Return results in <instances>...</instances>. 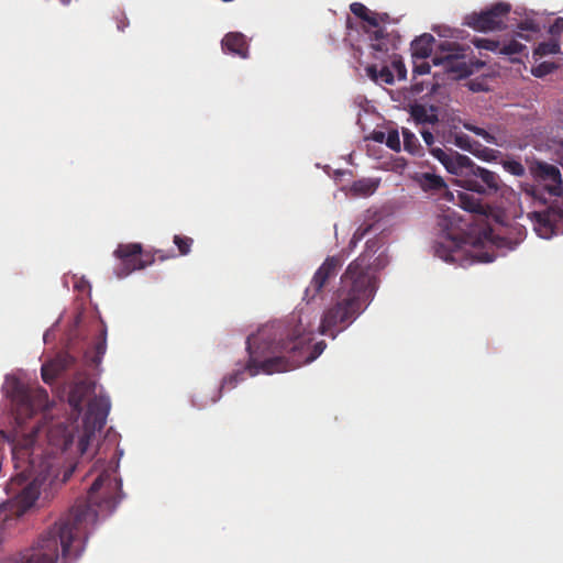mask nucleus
<instances>
[{
	"label": "nucleus",
	"mask_w": 563,
	"mask_h": 563,
	"mask_svg": "<svg viewBox=\"0 0 563 563\" xmlns=\"http://www.w3.org/2000/svg\"><path fill=\"white\" fill-rule=\"evenodd\" d=\"M121 479L102 472L88 490L87 499L76 504L58 521L44 531L37 541L19 558L8 563H73L85 550L88 528L96 523V506L113 509L121 499Z\"/></svg>",
	"instance_id": "1"
},
{
	"label": "nucleus",
	"mask_w": 563,
	"mask_h": 563,
	"mask_svg": "<svg viewBox=\"0 0 563 563\" xmlns=\"http://www.w3.org/2000/svg\"><path fill=\"white\" fill-rule=\"evenodd\" d=\"M43 431L44 427H34L12 449L16 473L7 484V493L12 496V500L4 505L11 516L24 515L38 498L41 486L57 477L59 456L74 441L69 428L57 423L45 429L46 446L42 448L37 440Z\"/></svg>",
	"instance_id": "2"
},
{
	"label": "nucleus",
	"mask_w": 563,
	"mask_h": 563,
	"mask_svg": "<svg viewBox=\"0 0 563 563\" xmlns=\"http://www.w3.org/2000/svg\"><path fill=\"white\" fill-rule=\"evenodd\" d=\"M371 255L364 252L347 266L341 276L335 302L324 310L319 332L335 339L352 324L373 300L377 285Z\"/></svg>",
	"instance_id": "3"
},
{
	"label": "nucleus",
	"mask_w": 563,
	"mask_h": 563,
	"mask_svg": "<svg viewBox=\"0 0 563 563\" xmlns=\"http://www.w3.org/2000/svg\"><path fill=\"white\" fill-rule=\"evenodd\" d=\"M265 328H274L272 353L283 360V372L313 362L327 347L324 341L310 346L312 330L309 328L308 317L301 312L292 313L285 322H274Z\"/></svg>",
	"instance_id": "4"
},
{
	"label": "nucleus",
	"mask_w": 563,
	"mask_h": 563,
	"mask_svg": "<svg viewBox=\"0 0 563 563\" xmlns=\"http://www.w3.org/2000/svg\"><path fill=\"white\" fill-rule=\"evenodd\" d=\"M274 328L262 327L256 334H252L246 340V350L249 352V361L244 365H239L231 374L223 377L221 385L211 396L210 400L201 399L200 402L192 400V405L202 409L209 404H216L222 396V389L228 387L235 388L239 383L245 379V375L253 377L261 372L265 374H274L283 372L284 366L280 357H275L272 353V335Z\"/></svg>",
	"instance_id": "5"
},
{
	"label": "nucleus",
	"mask_w": 563,
	"mask_h": 563,
	"mask_svg": "<svg viewBox=\"0 0 563 563\" xmlns=\"http://www.w3.org/2000/svg\"><path fill=\"white\" fill-rule=\"evenodd\" d=\"M430 152L450 174L457 177L456 184L465 190L492 196L496 195L504 185L497 173L476 165L466 155L448 154L440 147H431Z\"/></svg>",
	"instance_id": "6"
},
{
	"label": "nucleus",
	"mask_w": 563,
	"mask_h": 563,
	"mask_svg": "<svg viewBox=\"0 0 563 563\" xmlns=\"http://www.w3.org/2000/svg\"><path fill=\"white\" fill-rule=\"evenodd\" d=\"M95 388L96 384L93 382L79 380L74 384L68 396V402L77 415L82 410V402L88 400L87 411L82 420V433L77 445L81 455L87 452L95 433L101 431L104 427L111 407L109 397L102 395L91 397L95 394Z\"/></svg>",
	"instance_id": "7"
},
{
	"label": "nucleus",
	"mask_w": 563,
	"mask_h": 563,
	"mask_svg": "<svg viewBox=\"0 0 563 563\" xmlns=\"http://www.w3.org/2000/svg\"><path fill=\"white\" fill-rule=\"evenodd\" d=\"M440 241L434 243V254L448 263H457L464 257L470 223L455 209L440 208L437 214Z\"/></svg>",
	"instance_id": "8"
},
{
	"label": "nucleus",
	"mask_w": 563,
	"mask_h": 563,
	"mask_svg": "<svg viewBox=\"0 0 563 563\" xmlns=\"http://www.w3.org/2000/svg\"><path fill=\"white\" fill-rule=\"evenodd\" d=\"M519 188L526 197L532 199L533 202L539 203L541 207L528 213L537 235L548 240L563 233V208L558 202L548 205L541 189L536 185L521 183Z\"/></svg>",
	"instance_id": "9"
},
{
	"label": "nucleus",
	"mask_w": 563,
	"mask_h": 563,
	"mask_svg": "<svg viewBox=\"0 0 563 563\" xmlns=\"http://www.w3.org/2000/svg\"><path fill=\"white\" fill-rule=\"evenodd\" d=\"M9 396L20 417H32L48 407V394L41 386H27L19 379L10 385Z\"/></svg>",
	"instance_id": "10"
},
{
	"label": "nucleus",
	"mask_w": 563,
	"mask_h": 563,
	"mask_svg": "<svg viewBox=\"0 0 563 563\" xmlns=\"http://www.w3.org/2000/svg\"><path fill=\"white\" fill-rule=\"evenodd\" d=\"M113 254L121 262L120 268L117 271L119 278H123L136 269L145 268L156 260L164 261L175 256H166L159 250L154 253L143 252L140 243L119 244Z\"/></svg>",
	"instance_id": "11"
},
{
	"label": "nucleus",
	"mask_w": 563,
	"mask_h": 563,
	"mask_svg": "<svg viewBox=\"0 0 563 563\" xmlns=\"http://www.w3.org/2000/svg\"><path fill=\"white\" fill-rule=\"evenodd\" d=\"M470 46L456 42L444 41L438 45L432 57L435 66H443L445 71L464 78L472 74V66L466 62Z\"/></svg>",
	"instance_id": "12"
},
{
	"label": "nucleus",
	"mask_w": 563,
	"mask_h": 563,
	"mask_svg": "<svg viewBox=\"0 0 563 563\" xmlns=\"http://www.w3.org/2000/svg\"><path fill=\"white\" fill-rule=\"evenodd\" d=\"M510 10L509 3L497 2L487 10L466 15L465 24L479 32L501 30L505 27V20Z\"/></svg>",
	"instance_id": "13"
},
{
	"label": "nucleus",
	"mask_w": 563,
	"mask_h": 563,
	"mask_svg": "<svg viewBox=\"0 0 563 563\" xmlns=\"http://www.w3.org/2000/svg\"><path fill=\"white\" fill-rule=\"evenodd\" d=\"M529 172L537 183L544 197V192H548L550 196L559 197L562 195L563 189V180L560 169L547 162L534 161L529 166Z\"/></svg>",
	"instance_id": "14"
},
{
	"label": "nucleus",
	"mask_w": 563,
	"mask_h": 563,
	"mask_svg": "<svg viewBox=\"0 0 563 563\" xmlns=\"http://www.w3.org/2000/svg\"><path fill=\"white\" fill-rule=\"evenodd\" d=\"M342 262L339 257H328L314 273L310 285L306 288L305 298L314 299L339 273Z\"/></svg>",
	"instance_id": "15"
},
{
	"label": "nucleus",
	"mask_w": 563,
	"mask_h": 563,
	"mask_svg": "<svg viewBox=\"0 0 563 563\" xmlns=\"http://www.w3.org/2000/svg\"><path fill=\"white\" fill-rule=\"evenodd\" d=\"M366 33L371 40L374 58L384 59L390 51L396 48L395 38L390 34L385 33L383 29L366 30Z\"/></svg>",
	"instance_id": "16"
},
{
	"label": "nucleus",
	"mask_w": 563,
	"mask_h": 563,
	"mask_svg": "<svg viewBox=\"0 0 563 563\" xmlns=\"http://www.w3.org/2000/svg\"><path fill=\"white\" fill-rule=\"evenodd\" d=\"M222 49L225 53L238 55L241 58L249 57V44L244 34L239 32L228 33L222 42Z\"/></svg>",
	"instance_id": "17"
},
{
	"label": "nucleus",
	"mask_w": 563,
	"mask_h": 563,
	"mask_svg": "<svg viewBox=\"0 0 563 563\" xmlns=\"http://www.w3.org/2000/svg\"><path fill=\"white\" fill-rule=\"evenodd\" d=\"M448 195L450 196L451 201L465 211L477 214L486 213V208L483 205L482 199L472 194L457 191L456 197L452 192H448Z\"/></svg>",
	"instance_id": "18"
},
{
	"label": "nucleus",
	"mask_w": 563,
	"mask_h": 563,
	"mask_svg": "<svg viewBox=\"0 0 563 563\" xmlns=\"http://www.w3.org/2000/svg\"><path fill=\"white\" fill-rule=\"evenodd\" d=\"M413 179L424 191L446 192V185L438 175L431 173H419L415 175Z\"/></svg>",
	"instance_id": "19"
},
{
	"label": "nucleus",
	"mask_w": 563,
	"mask_h": 563,
	"mask_svg": "<svg viewBox=\"0 0 563 563\" xmlns=\"http://www.w3.org/2000/svg\"><path fill=\"white\" fill-rule=\"evenodd\" d=\"M435 38L424 33L412 41L411 43V55L413 59H426L433 52Z\"/></svg>",
	"instance_id": "20"
},
{
	"label": "nucleus",
	"mask_w": 563,
	"mask_h": 563,
	"mask_svg": "<svg viewBox=\"0 0 563 563\" xmlns=\"http://www.w3.org/2000/svg\"><path fill=\"white\" fill-rule=\"evenodd\" d=\"M366 75L376 84L393 85L395 77L390 68L383 65L380 68L377 65H368L365 68Z\"/></svg>",
	"instance_id": "21"
},
{
	"label": "nucleus",
	"mask_w": 563,
	"mask_h": 563,
	"mask_svg": "<svg viewBox=\"0 0 563 563\" xmlns=\"http://www.w3.org/2000/svg\"><path fill=\"white\" fill-rule=\"evenodd\" d=\"M404 148L406 152L412 155H419L422 152V146L416 136L409 129L402 128Z\"/></svg>",
	"instance_id": "22"
},
{
	"label": "nucleus",
	"mask_w": 563,
	"mask_h": 563,
	"mask_svg": "<svg viewBox=\"0 0 563 563\" xmlns=\"http://www.w3.org/2000/svg\"><path fill=\"white\" fill-rule=\"evenodd\" d=\"M411 115L417 123H434L438 121L437 115L429 113L424 106H413Z\"/></svg>",
	"instance_id": "23"
},
{
	"label": "nucleus",
	"mask_w": 563,
	"mask_h": 563,
	"mask_svg": "<svg viewBox=\"0 0 563 563\" xmlns=\"http://www.w3.org/2000/svg\"><path fill=\"white\" fill-rule=\"evenodd\" d=\"M387 19H388L387 13L379 14L377 12L369 11L366 14V18L362 20L363 22H365L367 24L366 26H364V31L366 32V30L373 31V30L382 29L379 26V23L385 22Z\"/></svg>",
	"instance_id": "24"
},
{
	"label": "nucleus",
	"mask_w": 563,
	"mask_h": 563,
	"mask_svg": "<svg viewBox=\"0 0 563 563\" xmlns=\"http://www.w3.org/2000/svg\"><path fill=\"white\" fill-rule=\"evenodd\" d=\"M500 165L507 173L514 176L522 177L526 174V168L519 161L508 157L506 159H503L500 162Z\"/></svg>",
	"instance_id": "25"
},
{
	"label": "nucleus",
	"mask_w": 563,
	"mask_h": 563,
	"mask_svg": "<svg viewBox=\"0 0 563 563\" xmlns=\"http://www.w3.org/2000/svg\"><path fill=\"white\" fill-rule=\"evenodd\" d=\"M558 53H560V44L554 40L542 42L534 49V55H538L540 57Z\"/></svg>",
	"instance_id": "26"
},
{
	"label": "nucleus",
	"mask_w": 563,
	"mask_h": 563,
	"mask_svg": "<svg viewBox=\"0 0 563 563\" xmlns=\"http://www.w3.org/2000/svg\"><path fill=\"white\" fill-rule=\"evenodd\" d=\"M174 243L178 247L180 255H187L191 250L194 240L189 236L176 234L174 236Z\"/></svg>",
	"instance_id": "27"
},
{
	"label": "nucleus",
	"mask_w": 563,
	"mask_h": 563,
	"mask_svg": "<svg viewBox=\"0 0 563 563\" xmlns=\"http://www.w3.org/2000/svg\"><path fill=\"white\" fill-rule=\"evenodd\" d=\"M58 365V362H48L42 366L41 374L42 378L46 384H52L55 378L58 376V373L55 372V367Z\"/></svg>",
	"instance_id": "28"
},
{
	"label": "nucleus",
	"mask_w": 563,
	"mask_h": 563,
	"mask_svg": "<svg viewBox=\"0 0 563 563\" xmlns=\"http://www.w3.org/2000/svg\"><path fill=\"white\" fill-rule=\"evenodd\" d=\"M556 68L552 62H543L532 68L531 73L534 77L541 78L551 74Z\"/></svg>",
	"instance_id": "29"
},
{
	"label": "nucleus",
	"mask_w": 563,
	"mask_h": 563,
	"mask_svg": "<svg viewBox=\"0 0 563 563\" xmlns=\"http://www.w3.org/2000/svg\"><path fill=\"white\" fill-rule=\"evenodd\" d=\"M526 49V46L518 41H510L508 44L503 45L499 48V53L504 55H515Z\"/></svg>",
	"instance_id": "30"
},
{
	"label": "nucleus",
	"mask_w": 563,
	"mask_h": 563,
	"mask_svg": "<svg viewBox=\"0 0 563 563\" xmlns=\"http://www.w3.org/2000/svg\"><path fill=\"white\" fill-rule=\"evenodd\" d=\"M464 128L471 132H473L474 134H476L477 136H481L483 137L487 143L489 144H496V139L494 135H492L490 133H488L485 129L483 128H479V126H476V125H473V124H464Z\"/></svg>",
	"instance_id": "31"
},
{
	"label": "nucleus",
	"mask_w": 563,
	"mask_h": 563,
	"mask_svg": "<svg viewBox=\"0 0 563 563\" xmlns=\"http://www.w3.org/2000/svg\"><path fill=\"white\" fill-rule=\"evenodd\" d=\"M51 362H58V365L55 367L54 371L57 372L59 375L60 373L66 371L74 363V358H73V356H70L68 354H60V355L56 356L54 360H52Z\"/></svg>",
	"instance_id": "32"
},
{
	"label": "nucleus",
	"mask_w": 563,
	"mask_h": 563,
	"mask_svg": "<svg viewBox=\"0 0 563 563\" xmlns=\"http://www.w3.org/2000/svg\"><path fill=\"white\" fill-rule=\"evenodd\" d=\"M385 143L390 150H393L395 152H399L401 148V143H400L398 131L397 130L388 131Z\"/></svg>",
	"instance_id": "33"
},
{
	"label": "nucleus",
	"mask_w": 563,
	"mask_h": 563,
	"mask_svg": "<svg viewBox=\"0 0 563 563\" xmlns=\"http://www.w3.org/2000/svg\"><path fill=\"white\" fill-rule=\"evenodd\" d=\"M473 44L478 48L496 52L499 49V43L487 38H474Z\"/></svg>",
	"instance_id": "34"
},
{
	"label": "nucleus",
	"mask_w": 563,
	"mask_h": 563,
	"mask_svg": "<svg viewBox=\"0 0 563 563\" xmlns=\"http://www.w3.org/2000/svg\"><path fill=\"white\" fill-rule=\"evenodd\" d=\"M431 66L426 59H413V74L426 75L429 74Z\"/></svg>",
	"instance_id": "35"
},
{
	"label": "nucleus",
	"mask_w": 563,
	"mask_h": 563,
	"mask_svg": "<svg viewBox=\"0 0 563 563\" xmlns=\"http://www.w3.org/2000/svg\"><path fill=\"white\" fill-rule=\"evenodd\" d=\"M350 10L351 12L360 18L361 20L365 19L366 18V14L371 11L367 7H365L363 3L361 2H353L351 5H350Z\"/></svg>",
	"instance_id": "36"
},
{
	"label": "nucleus",
	"mask_w": 563,
	"mask_h": 563,
	"mask_svg": "<svg viewBox=\"0 0 563 563\" xmlns=\"http://www.w3.org/2000/svg\"><path fill=\"white\" fill-rule=\"evenodd\" d=\"M95 349H96L98 358H100L106 353V349H107V331H106V329H103L101 331L98 342L95 345Z\"/></svg>",
	"instance_id": "37"
},
{
	"label": "nucleus",
	"mask_w": 563,
	"mask_h": 563,
	"mask_svg": "<svg viewBox=\"0 0 563 563\" xmlns=\"http://www.w3.org/2000/svg\"><path fill=\"white\" fill-rule=\"evenodd\" d=\"M391 66L396 70L397 76H398L399 79H405L406 78V74H407L406 66H405V64L402 63V60L398 56H396V55L394 56V58L391 60Z\"/></svg>",
	"instance_id": "38"
},
{
	"label": "nucleus",
	"mask_w": 563,
	"mask_h": 563,
	"mask_svg": "<svg viewBox=\"0 0 563 563\" xmlns=\"http://www.w3.org/2000/svg\"><path fill=\"white\" fill-rule=\"evenodd\" d=\"M549 32L552 35H560L563 33V18H556L553 23L550 25Z\"/></svg>",
	"instance_id": "39"
},
{
	"label": "nucleus",
	"mask_w": 563,
	"mask_h": 563,
	"mask_svg": "<svg viewBox=\"0 0 563 563\" xmlns=\"http://www.w3.org/2000/svg\"><path fill=\"white\" fill-rule=\"evenodd\" d=\"M371 229H372L371 224L361 225L360 228H357V230L353 234L352 242L356 243L357 241H361Z\"/></svg>",
	"instance_id": "40"
},
{
	"label": "nucleus",
	"mask_w": 563,
	"mask_h": 563,
	"mask_svg": "<svg viewBox=\"0 0 563 563\" xmlns=\"http://www.w3.org/2000/svg\"><path fill=\"white\" fill-rule=\"evenodd\" d=\"M115 20H117V29L119 31L123 32L125 30V27H128V25H129V21H128L125 13L122 11H119L118 14L115 15Z\"/></svg>",
	"instance_id": "41"
},
{
	"label": "nucleus",
	"mask_w": 563,
	"mask_h": 563,
	"mask_svg": "<svg viewBox=\"0 0 563 563\" xmlns=\"http://www.w3.org/2000/svg\"><path fill=\"white\" fill-rule=\"evenodd\" d=\"M454 144L459 146L460 148L467 150L470 148V139L465 134H457L455 135Z\"/></svg>",
	"instance_id": "42"
},
{
	"label": "nucleus",
	"mask_w": 563,
	"mask_h": 563,
	"mask_svg": "<svg viewBox=\"0 0 563 563\" xmlns=\"http://www.w3.org/2000/svg\"><path fill=\"white\" fill-rule=\"evenodd\" d=\"M519 29L522 31H532V32H537L539 30L538 25L532 21H526V22L520 23Z\"/></svg>",
	"instance_id": "43"
},
{
	"label": "nucleus",
	"mask_w": 563,
	"mask_h": 563,
	"mask_svg": "<svg viewBox=\"0 0 563 563\" xmlns=\"http://www.w3.org/2000/svg\"><path fill=\"white\" fill-rule=\"evenodd\" d=\"M420 133H421L426 144L428 146H432V144L434 143V136H433L432 132H430L428 130H421Z\"/></svg>",
	"instance_id": "44"
},
{
	"label": "nucleus",
	"mask_w": 563,
	"mask_h": 563,
	"mask_svg": "<svg viewBox=\"0 0 563 563\" xmlns=\"http://www.w3.org/2000/svg\"><path fill=\"white\" fill-rule=\"evenodd\" d=\"M555 153L560 158V163L563 164V141L559 142Z\"/></svg>",
	"instance_id": "45"
},
{
	"label": "nucleus",
	"mask_w": 563,
	"mask_h": 563,
	"mask_svg": "<svg viewBox=\"0 0 563 563\" xmlns=\"http://www.w3.org/2000/svg\"><path fill=\"white\" fill-rule=\"evenodd\" d=\"M354 187H355V189H356V190H360V191H362V192H364V194H371V192H373V191H374V189H375V188H373L372 186H368V187H367V189H363V188H362V184H361V183L355 184V186H354Z\"/></svg>",
	"instance_id": "46"
},
{
	"label": "nucleus",
	"mask_w": 563,
	"mask_h": 563,
	"mask_svg": "<svg viewBox=\"0 0 563 563\" xmlns=\"http://www.w3.org/2000/svg\"><path fill=\"white\" fill-rule=\"evenodd\" d=\"M374 140L377 141V142H384L385 140V134L384 132H375L374 133Z\"/></svg>",
	"instance_id": "47"
},
{
	"label": "nucleus",
	"mask_w": 563,
	"mask_h": 563,
	"mask_svg": "<svg viewBox=\"0 0 563 563\" xmlns=\"http://www.w3.org/2000/svg\"><path fill=\"white\" fill-rule=\"evenodd\" d=\"M477 260L481 261V262H492L493 261V256H490L487 253H485V254H483V256L477 257Z\"/></svg>",
	"instance_id": "48"
},
{
	"label": "nucleus",
	"mask_w": 563,
	"mask_h": 563,
	"mask_svg": "<svg viewBox=\"0 0 563 563\" xmlns=\"http://www.w3.org/2000/svg\"><path fill=\"white\" fill-rule=\"evenodd\" d=\"M63 4H68L70 0H59Z\"/></svg>",
	"instance_id": "49"
}]
</instances>
